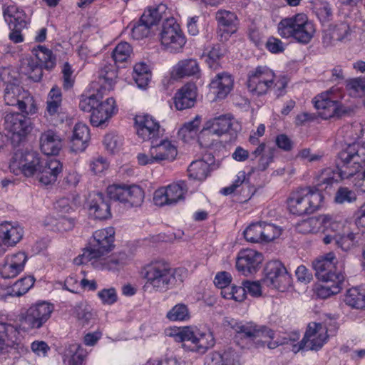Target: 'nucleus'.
Masks as SVG:
<instances>
[{"label": "nucleus", "mask_w": 365, "mask_h": 365, "mask_svg": "<svg viewBox=\"0 0 365 365\" xmlns=\"http://www.w3.org/2000/svg\"><path fill=\"white\" fill-rule=\"evenodd\" d=\"M365 162V145L359 143L349 144L343 149L336 162L337 172L327 168L322 170L317 177V186L326 185L325 188L338 181V178L348 179L354 176Z\"/></svg>", "instance_id": "1"}, {"label": "nucleus", "mask_w": 365, "mask_h": 365, "mask_svg": "<svg viewBox=\"0 0 365 365\" xmlns=\"http://www.w3.org/2000/svg\"><path fill=\"white\" fill-rule=\"evenodd\" d=\"M142 275L145 279L143 287L145 292L163 293L171 289L175 282L173 269L169 264L161 260L145 265Z\"/></svg>", "instance_id": "2"}, {"label": "nucleus", "mask_w": 365, "mask_h": 365, "mask_svg": "<svg viewBox=\"0 0 365 365\" xmlns=\"http://www.w3.org/2000/svg\"><path fill=\"white\" fill-rule=\"evenodd\" d=\"M277 30L282 38H292L302 44L309 43L316 31L314 24L304 14L282 19L278 24Z\"/></svg>", "instance_id": "3"}, {"label": "nucleus", "mask_w": 365, "mask_h": 365, "mask_svg": "<svg viewBox=\"0 0 365 365\" xmlns=\"http://www.w3.org/2000/svg\"><path fill=\"white\" fill-rule=\"evenodd\" d=\"M115 230L112 227L96 230L83 253L73 259L76 265L86 264L98 259L114 247Z\"/></svg>", "instance_id": "4"}, {"label": "nucleus", "mask_w": 365, "mask_h": 365, "mask_svg": "<svg viewBox=\"0 0 365 365\" xmlns=\"http://www.w3.org/2000/svg\"><path fill=\"white\" fill-rule=\"evenodd\" d=\"M274 73L267 66H259L250 70L247 76V86L249 92L255 96L266 94L274 86L284 89L287 83L284 81H275Z\"/></svg>", "instance_id": "5"}, {"label": "nucleus", "mask_w": 365, "mask_h": 365, "mask_svg": "<svg viewBox=\"0 0 365 365\" xmlns=\"http://www.w3.org/2000/svg\"><path fill=\"white\" fill-rule=\"evenodd\" d=\"M117 76V71L113 65L104 66L99 71L98 83L101 88L98 90L96 94L82 95L79 102L80 109L84 112L93 113V110L102 100L104 92L110 91L113 88Z\"/></svg>", "instance_id": "6"}, {"label": "nucleus", "mask_w": 365, "mask_h": 365, "mask_svg": "<svg viewBox=\"0 0 365 365\" xmlns=\"http://www.w3.org/2000/svg\"><path fill=\"white\" fill-rule=\"evenodd\" d=\"M322 200L323 196L318 190L300 188L289 197L288 208L294 215L311 214L319 208Z\"/></svg>", "instance_id": "7"}, {"label": "nucleus", "mask_w": 365, "mask_h": 365, "mask_svg": "<svg viewBox=\"0 0 365 365\" xmlns=\"http://www.w3.org/2000/svg\"><path fill=\"white\" fill-rule=\"evenodd\" d=\"M53 310V304L45 301L32 304L19 314V328L25 331L41 329L51 318Z\"/></svg>", "instance_id": "8"}, {"label": "nucleus", "mask_w": 365, "mask_h": 365, "mask_svg": "<svg viewBox=\"0 0 365 365\" xmlns=\"http://www.w3.org/2000/svg\"><path fill=\"white\" fill-rule=\"evenodd\" d=\"M178 342H191L192 351L204 353L215 344L212 331L209 329L200 330L196 327H185L174 335Z\"/></svg>", "instance_id": "9"}, {"label": "nucleus", "mask_w": 365, "mask_h": 365, "mask_svg": "<svg viewBox=\"0 0 365 365\" xmlns=\"http://www.w3.org/2000/svg\"><path fill=\"white\" fill-rule=\"evenodd\" d=\"M36 151L18 152L13 156L9 169L14 174H23L26 177H37L43 162Z\"/></svg>", "instance_id": "10"}, {"label": "nucleus", "mask_w": 365, "mask_h": 365, "mask_svg": "<svg viewBox=\"0 0 365 365\" xmlns=\"http://www.w3.org/2000/svg\"><path fill=\"white\" fill-rule=\"evenodd\" d=\"M262 283L267 287L284 292L292 285V277L281 262L270 261L264 268Z\"/></svg>", "instance_id": "11"}, {"label": "nucleus", "mask_w": 365, "mask_h": 365, "mask_svg": "<svg viewBox=\"0 0 365 365\" xmlns=\"http://www.w3.org/2000/svg\"><path fill=\"white\" fill-rule=\"evenodd\" d=\"M160 40L165 48L171 53L180 52L182 49L186 39L175 18L163 21Z\"/></svg>", "instance_id": "12"}, {"label": "nucleus", "mask_w": 365, "mask_h": 365, "mask_svg": "<svg viewBox=\"0 0 365 365\" xmlns=\"http://www.w3.org/2000/svg\"><path fill=\"white\" fill-rule=\"evenodd\" d=\"M328 337L325 326L321 323H309L302 340L293 344L292 351L295 353L302 349L318 351L326 344Z\"/></svg>", "instance_id": "13"}, {"label": "nucleus", "mask_w": 365, "mask_h": 365, "mask_svg": "<svg viewBox=\"0 0 365 365\" xmlns=\"http://www.w3.org/2000/svg\"><path fill=\"white\" fill-rule=\"evenodd\" d=\"M107 192L110 199L127 202L132 207L141 205L145 197L141 187L135 185L113 184L108 187Z\"/></svg>", "instance_id": "14"}, {"label": "nucleus", "mask_w": 365, "mask_h": 365, "mask_svg": "<svg viewBox=\"0 0 365 365\" xmlns=\"http://www.w3.org/2000/svg\"><path fill=\"white\" fill-rule=\"evenodd\" d=\"M314 104L319 111V115L324 120L339 118L346 113L341 103L334 96L332 90L317 95L314 98Z\"/></svg>", "instance_id": "15"}, {"label": "nucleus", "mask_w": 365, "mask_h": 365, "mask_svg": "<svg viewBox=\"0 0 365 365\" xmlns=\"http://www.w3.org/2000/svg\"><path fill=\"white\" fill-rule=\"evenodd\" d=\"M315 275L322 282L336 280L344 282V274L336 270V257L333 252H329L325 256L320 257L313 262Z\"/></svg>", "instance_id": "16"}, {"label": "nucleus", "mask_w": 365, "mask_h": 365, "mask_svg": "<svg viewBox=\"0 0 365 365\" xmlns=\"http://www.w3.org/2000/svg\"><path fill=\"white\" fill-rule=\"evenodd\" d=\"M135 124L137 135L143 140H151L153 143L163 134L159 122L150 115H137Z\"/></svg>", "instance_id": "17"}, {"label": "nucleus", "mask_w": 365, "mask_h": 365, "mask_svg": "<svg viewBox=\"0 0 365 365\" xmlns=\"http://www.w3.org/2000/svg\"><path fill=\"white\" fill-rule=\"evenodd\" d=\"M187 191L185 182L180 181L157 190L154 193L153 200L158 206L173 205L184 199V195Z\"/></svg>", "instance_id": "18"}, {"label": "nucleus", "mask_w": 365, "mask_h": 365, "mask_svg": "<svg viewBox=\"0 0 365 365\" xmlns=\"http://www.w3.org/2000/svg\"><path fill=\"white\" fill-rule=\"evenodd\" d=\"M233 118L230 115H222L207 120L201 130V139L207 145L210 140H205L209 135L220 138L227 132L232 131Z\"/></svg>", "instance_id": "19"}, {"label": "nucleus", "mask_w": 365, "mask_h": 365, "mask_svg": "<svg viewBox=\"0 0 365 365\" xmlns=\"http://www.w3.org/2000/svg\"><path fill=\"white\" fill-rule=\"evenodd\" d=\"M262 261V253L252 249L242 250L237 257L236 267L242 274L248 276L257 272Z\"/></svg>", "instance_id": "20"}, {"label": "nucleus", "mask_w": 365, "mask_h": 365, "mask_svg": "<svg viewBox=\"0 0 365 365\" xmlns=\"http://www.w3.org/2000/svg\"><path fill=\"white\" fill-rule=\"evenodd\" d=\"M28 257L24 252L7 255L0 264V276L4 279L14 278L23 272Z\"/></svg>", "instance_id": "21"}, {"label": "nucleus", "mask_w": 365, "mask_h": 365, "mask_svg": "<svg viewBox=\"0 0 365 365\" xmlns=\"http://www.w3.org/2000/svg\"><path fill=\"white\" fill-rule=\"evenodd\" d=\"M4 100L6 105L17 106L21 112L28 113L26 109V101L29 100V94L19 85L14 83H6L4 91Z\"/></svg>", "instance_id": "22"}, {"label": "nucleus", "mask_w": 365, "mask_h": 365, "mask_svg": "<svg viewBox=\"0 0 365 365\" xmlns=\"http://www.w3.org/2000/svg\"><path fill=\"white\" fill-rule=\"evenodd\" d=\"M232 327L241 337L250 339L257 337H267L271 339L274 338V331L272 329L265 326L257 325L252 322H235Z\"/></svg>", "instance_id": "23"}, {"label": "nucleus", "mask_w": 365, "mask_h": 365, "mask_svg": "<svg viewBox=\"0 0 365 365\" xmlns=\"http://www.w3.org/2000/svg\"><path fill=\"white\" fill-rule=\"evenodd\" d=\"M117 112L118 107L113 98H108L105 101L101 100L93 113L91 114V123L93 126H100Z\"/></svg>", "instance_id": "24"}, {"label": "nucleus", "mask_w": 365, "mask_h": 365, "mask_svg": "<svg viewBox=\"0 0 365 365\" xmlns=\"http://www.w3.org/2000/svg\"><path fill=\"white\" fill-rule=\"evenodd\" d=\"M3 16L9 29H24L29 23L25 11L14 4L2 6Z\"/></svg>", "instance_id": "25"}, {"label": "nucleus", "mask_w": 365, "mask_h": 365, "mask_svg": "<svg viewBox=\"0 0 365 365\" xmlns=\"http://www.w3.org/2000/svg\"><path fill=\"white\" fill-rule=\"evenodd\" d=\"M36 178L44 185L54 183L63 170L62 163L56 158L43 160Z\"/></svg>", "instance_id": "26"}, {"label": "nucleus", "mask_w": 365, "mask_h": 365, "mask_svg": "<svg viewBox=\"0 0 365 365\" xmlns=\"http://www.w3.org/2000/svg\"><path fill=\"white\" fill-rule=\"evenodd\" d=\"M5 128L14 135L25 136L30 131V119L22 113H10L4 118Z\"/></svg>", "instance_id": "27"}, {"label": "nucleus", "mask_w": 365, "mask_h": 365, "mask_svg": "<svg viewBox=\"0 0 365 365\" xmlns=\"http://www.w3.org/2000/svg\"><path fill=\"white\" fill-rule=\"evenodd\" d=\"M88 209L90 214L96 219L106 220L111 215L108 202L99 192H93L89 195Z\"/></svg>", "instance_id": "28"}, {"label": "nucleus", "mask_w": 365, "mask_h": 365, "mask_svg": "<svg viewBox=\"0 0 365 365\" xmlns=\"http://www.w3.org/2000/svg\"><path fill=\"white\" fill-rule=\"evenodd\" d=\"M197 96V87L194 83H187L175 93L174 103L179 110L190 108L195 105Z\"/></svg>", "instance_id": "29"}, {"label": "nucleus", "mask_w": 365, "mask_h": 365, "mask_svg": "<svg viewBox=\"0 0 365 365\" xmlns=\"http://www.w3.org/2000/svg\"><path fill=\"white\" fill-rule=\"evenodd\" d=\"M216 20L218 23V33L222 40L223 36L225 40H227L232 34L236 31V21L237 17L235 13L220 10L216 13Z\"/></svg>", "instance_id": "30"}, {"label": "nucleus", "mask_w": 365, "mask_h": 365, "mask_svg": "<svg viewBox=\"0 0 365 365\" xmlns=\"http://www.w3.org/2000/svg\"><path fill=\"white\" fill-rule=\"evenodd\" d=\"M150 149L157 163L163 160H173L178 153L176 147L168 140H162L159 143L153 141Z\"/></svg>", "instance_id": "31"}, {"label": "nucleus", "mask_w": 365, "mask_h": 365, "mask_svg": "<svg viewBox=\"0 0 365 365\" xmlns=\"http://www.w3.org/2000/svg\"><path fill=\"white\" fill-rule=\"evenodd\" d=\"M233 78L228 73H217L210 83V89L219 99L225 98L233 88Z\"/></svg>", "instance_id": "32"}, {"label": "nucleus", "mask_w": 365, "mask_h": 365, "mask_svg": "<svg viewBox=\"0 0 365 365\" xmlns=\"http://www.w3.org/2000/svg\"><path fill=\"white\" fill-rule=\"evenodd\" d=\"M39 141L40 149L46 155H57L62 148L61 137L51 130L41 133Z\"/></svg>", "instance_id": "33"}, {"label": "nucleus", "mask_w": 365, "mask_h": 365, "mask_svg": "<svg viewBox=\"0 0 365 365\" xmlns=\"http://www.w3.org/2000/svg\"><path fill=\"white\" fill-rule=\"evenodd\" d=\"M200 73L199 64L194 58H186L178 61L173 70V76L176 78L185 77L199 78Z\"/></svg>", "instance_id": "34"}, {"label": "nucleus", "mask_w": 365, "mask_h": 365, "mask_svg": "<svg viewBox=\"0 0 365 365\" xmlns=\"http://www.w3.org/2000/svg\"><path fill=\"white\" fill-rule=\"evenodd\" d=\"M24 235L23 228L17 224L4 222L0 224V238L8 246H14Z\"/></svg>", "instance_id": "35"}, {"label": "nucleus", "mask_w": 365, "mask_h": 365, "mask_svg": "<svg viewBox=\"0 0 365 365\" xmlns=\"http://www.w3.org/2000/svg\"><path fill=\"white\" fill-rule=\"evenodd\" d=\"M90 140L88 127L83 123H76L73 128L71 139V149L75 153L83 152L88 146Z\"/></svg>", "instance_id": "36"}, {"label": "nucleus", "mask_w": 365, "mask_h": 365, "mask_svg": "<svg viewBox=\"0 0 365 365\" xmlns=\"http://www.w3.org/2000/svg\"><path fill=\"white\" fill-rule=\"evenodd\" d=\"M266 144L261 143L255 150L251 153V160H255L257 158L259 157L257 166L256 168H252V172H253L255 169L264 171L273 161L276 149L274 147H269L267 149H266Z\"/></svg>", "instance_id": "37"}, {"label": "nucleus", "mask_w": 365, "mask_h": 365, "mask_svg": "<svg viewBox=\"0 0 365 365\" xmlns=\"http://www.w3.org/2000/svg\"><path fill=\"white\" fill-rule=\"evenodd\" d=\"M143 22L153 27L157 24L161 19L167 21V19L173 18L170 11L164 4H160L155 7L148 8L144 11L140 17Z\"/></svg>", "instance_id": "38"}, {"label": "nucleus", "mask_w": 365, "mask_h": 365, "mask_svg": "<svg viewBox=\"0 0 365 365\" xmlns=\"http://www.w3.org/2000/svg\"><path fill=\"white\" fill-rule=\"evenodd\" d=\"M210 357L213 365H240L239 355L231 347L212 352Z\"/></svg>", "instance_id": "39"}, {"label": "nucleus", "mask_w": 365, "mask_h": 365, "mask_svg": "<svg viewBox=\"0 0 365 365\" xmlns=\"http://www.w3.org/2000/svg\"><path fill=\"white\" fill-rule=\"evenodd\" d=\"M19 332L11 324L0 322V352L12 346L17 340Z\"/></svg>", "instance_id": "40"}, {"label": "nucleus", "mask_w": 365, "mask_h": 365, "mask_svg": "<svg viewBox=\"0 0 365 365\" xmlns=\"http://www.w3.org/2000/svg\"><path fill=\"white\" fill-rule=\"evenodd\" d=\"M240 186H242V190H247V193L245 195V197L250 198L254 193L255 188L250 185L249 178H247L245 171L239 172L233 183L222 188L220 192L224 195H228L233 193Z\"/></svg>", "instance_id": "41"}, {"label": "nucleus", "mask_w": 365, "mask_h": 365, "mask_svg": "<svg viewBox=\"0 0 365 365\" xmlns=\"http://www.w3.org/2000/svg\"><path fill=\"white\" fill-rule=\"evenodd\" d=\"M62 354L66 365H82L86 356L83 350L76 344H69Z\"/></svg>", "instance_id": "42"}, {"label": "nucleus", "mask_w": 365, "mask_h": 365, "mask_svg": "<svg viewBox=\"0 0 365 365\" xmlns=\"http://www.w3.org/2000/svg\"><path fill=\"white\" fill-rule=\"evenodd\" d=\"M345 303L355 309L365 310V288L352 287L347 291Z\"/></svg>", "instance_id": "43"}, {"label": "nucleus", "mask_w": 365, "mask_h": 365, "mask_svg": "<svg viewBox=\"0 0 365 365\" xmlns=\"http://www.w3.org/2000/svg\"><path fill=\"white\" fill-rule=\"evenodd\" d=\"M151 71L148 64L139 62L134 66L133 78L140 88H145L150 81Z\"/></svg>", "instance_id": "44"}, {"label": "nucleus", "mask_w": 365, "mask_h": 365, "mask_svg": "<svg viewBox=\"0 0 365 365\" xmlns=\"http://www.w3.org/2000/svg\"><path fill=\"white\" fill-rule=\"evenodd\" d=\"M33 54L36 56L37 63L46 69H51L56 64V58L53 56L52 52L43 46H38L32 50Z\"/></svg>", "instance_id": "45"}, {"label": "nucleus", "mask_w": 365, "mask_h": 365, "mask_svg": "<svg viewBox=\"0 0 365 365\" xmlns=\"http://www.w3.org/2000/svg\"><path fill=\"white\" fill-rule=\"evenodd\" d=\"M187 172L190 178L204 180L210 173V164L203 160L193 161L188 167Z\"/></svg>", "instance_id": "46"}, {"label": "nucleus", "mask_w": 365, "mask_h": 365, "mask_svg": "<svg viewBox=\"0 0 365 365\" xmlns=\"http://www.w3.org/2000/svg\"><path fill=\"white\" fill-rule=\"evenodd\" d=\"M201 117L196 115L192 120L185 123L178 131L179 137L185 142L192 139L199 130Z\"/></svg>", "instance_id": "47"}, {"label": "nucleus", "mask_w": 365, "mask_h": 365, "mask_svg": "<svg viewBox=\"0 0 365 365\" xmlns=\"http://www.w3.org/2000/svg\"><path fill=\"white\" fill-rule=\"evenodd\" d=\"M34 282L35 279L31 276L22 277L9 288L8 294L12 297H20L33 287Z\"/></svg>", "instance_id": "48"}, {"label": "nucleus", "mask_w": 365, "mask_h": 365, "mask_svg": "<svg viewBox=\"0 0 365 365\" xmlns=\"http://www.w3.org/2000/svg\"><path fill=\"white\" fill-rule=\"evenodd\" d=\"M71 313L83 325L88 324L93 317L90 307L84 302L77 303L71 309Z\"/></svg>", "instance_id": "49"}, {"label": "nucleus", "mask_w": 365, "mask_h": 365, "mask_svg": "<svg viewBox=\"0 0 365 365\" xmlns=\"http://www.w3.org/2000/svg\"><path fill=\"white\" fill-rule=\"evenodd\" d=\"M297 229L303 234L316 233L321 230V215L309 217L297 224Z\"/></svg>", "instance_id": "50"}, {"label": "nucleus", "mask_w": 365, "mask_h": 365, "mask_svg": "<svg viewBox=\"0 0 365 365\" xmlns=\"http://www.w3.org/2000/svg\"><path fill=\"white\" fill-rule=\"evenodd\" d=\"M324 282V284L321 285L318 288L317 295L321 298L326 299L338 294L341 289V285L344 282H337L336 279Z\"/></svg>", "instance_id": "51"}, {"label": "nucleus", "mask_w": 365, "mask_h": 365, "mask_svg": "<svg viewBox=\"0 0 365 365\" xmlns=\"http://www.w3.org/2000/svg\"><path fill=\"white\" fill-rule=\"evenodd\" d=\"M166 317L173 322L185 321L190 318L189 309L185 304H178L167 313Z\"/></svg>", "instance_id": "52"}, {"label": "nucleus", "mask_w": 365, "mask_h": 365, "mask_svg": "<svg viewBox=\"0 0 365 365\" xmlns=\"http://www.w3.org/2000/svg\"><path fill=\"white\" fill-rule=\"evenodd\" d=\"M243 235L247 242L252 243L263 242L260 222L251 224L245 230Z\"/></svg>", "instance_id": "53"}, {"label": "nucleus", "mask_w": 365, "mask_h": 365, "mask_svg": "<svg viewBox=\"0 0 365 365\" xmlns=\"http://www.w3.org/2000/svg\"><path fill=\"white\" fill-rule=\"evenodd\" d=\"M314 7L317 16L322 22H327L331 19L332 9L328 2L316 0L314 3Z\"/></svg>", "instance_id": "54"}, {"label": "nucleus", "mask_w": 365, "mask_h": 365, "mask_svg": "<svg viewBox=\"0 0 365 365\" xmlns=\"http://www.w3.org/2000/svg\"><path fill=\"white\" fill-rule=\"evenodd\" d=\"M26 73L35 82L39 81L43 76L42 66L34 59H26L24 63Z\"/></svg>", "instance_id": "55"}, {"label": "nucleus", "mask_w": 365, "mask_h": 365, "mask_svg": "<svg viewBox=\"0 0 365 365\" xmlns=\"http://www.w3.org/2000/svg\"><path fill=\"white\" fill-rule=\"evenodd\" d=\"M132 53V47L127 42L118 43L113 51V58L115 62H125Z\"/></svg>", "instance_id": "56"}, {"label": "nucleus", "mask_w": 365, "mask_h": 365, "mask_svg": "<svg viewBox=\"0 0 365 365\" xmlns=\"http://www.w3.org/2000/svg\"><path fill=\"white\" fill-rule=\"evenodd\" d=\"M262 236L263 242H269L281 235V230L271 223L261 222Z\"/></svg>", "instance_id": "57"}, {"label": "nucleus", "mask_w": 365, "mask_h": 365, "mask_svg": "<svg viewBox=\"0 0 365 365\" xmlns=\"http://www.w3.org/2000/svg\"><path fill=\"white\" fill-rule=\"evenodd\" d=\"M151 26L145 22L142 21V19L133 24L131 29V36L133 38L139 40L149 36L151 31Z\"/></svg>", "instance_id": "58"}, {"label": "nucleus", "mask_w": 365, "mask_h": 365, "mask_svg": "<svg viewBox=\"0 0 365 365\" xmlns=\"http://www.w3.org/2000/svg\"><path fill=\"white\" fill-rule=\"evenodd\" d=\"M356 200V193L345 187H341L336 192L334 200L338 204L351 203Z\"/></svg>", "instance_id": "59"}, {"label": "nucleus", "mask_w": 365, "mask_h": 365, "mask_svg": "<svg viewBox=\"0 0 365 365\" xmlns=\"http://www.w3.org/2000/svg\"><path fill=\"white\" fill-rule=\"evenodd\" d=\"M224 55V50L220 45H215L209 51L206 62L210 68L217 69L219 66L218 61Z\"/></svg>", "instance_id": "60"}, {"label": "nucleus", "mask_w": 365, "mask_h": 365, "mask_svg": "<svg viewBox=\"0 0 365 365\" xmlns=\"http://www.w3.org/2000/svg\"><path fill=\"white\" fill-rule=\"evenodd\" d=\"M341 227V223L329 215H321V228L323 232H336Z\"/></svg>", "instance_id": "61"}, {"label": "nucleus", "mask_w": 365, "mask_h": 365, "mask_svg": "<svg viewBox=\"0 0 365 365\" xmlns=\"http://www.w3.org/2000/svg\"><path fill=\"white\" fill-rule=\"evenodd\" d=\"M354 242L355 235L352 232L346 235L337 234L335 245L344 251H348L354 245Z\"/></svg>", "instance_id": "62"}, {"label": "nucleus", "mask_w": 365, "mask_h": 365, "mask_svg": "<svg viewBox=\"0 0 365 365\" xmlns=\"http://www.w3.org/2000/svg\"><path fill=\"white\" fill-rule=\"evenodd\" d=\"M103 144L107 150L113 153L120 148L122 139L118 135L108 133L104 137Z\"/></svg>", "instance_id": "63"}, {"label": "nucleus", "mask_w": 365, "mask_h": 365, "mask_svg": "<svg viewBox=\"0 0 365 365\" xmlns=\"http://www.w3.org/2000/svg\"><path fill=\"white\" fill-rule=\"evenodd\" d=\"M98 296L103 304H113L117 301V294L115 289H104L98 293Z\"/></svg>", "instance_id": "64"}]
</instances>
